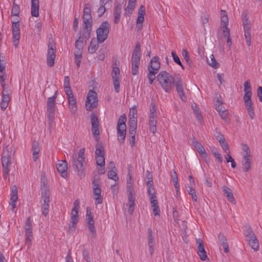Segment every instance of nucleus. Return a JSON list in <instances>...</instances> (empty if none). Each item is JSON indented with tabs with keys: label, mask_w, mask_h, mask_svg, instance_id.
<instances>
[{
	"label": "nucleus",
	"mask_w": 262,
	"mask_h": 262,
	"mask_svg": "<svg viewBox=\"0 0 262 262\" xmlns=\"http://www.w3.org/2000/svg\"><path fill=\"white\" fill-rule=\"evenodd\" d=\"M134 180L133 176H127L126 180V194L127 197V203L126 206L128 207V212L132 215L134 211L135 207L136 193L134 187Z\"/></svg>",
	"instance_id": "nucleus-1"
},
{
	"label": "nucleus",
	"mask_w": 262,
	"mask_h": 262,
	"mask_svg": "<svg viewBox=\"0 0 262 262\" xmlns=\"http://www.w3.org/2000/svg\"><path fill=\"white\" fill-rule=\"evenodd\" d=\"M157 80L163 89L167 93H170L174 87L176 77L166 71H161L157 76Z\"/></svg>",
	"instance_id": "nucleus-2"
},
{
	"label": "nucleus",
	"mask_w": 262,
	"mask_h": 262,
	"mask_svg": "<svg viewBox=\"0 0 262 262\" xmlns=\"http://www.w3.org/2000/svg\"><path fill=\"white\" fill-rule=\"evenodd\" d=\"M84 148L80 149L78 152V157H73V167L75 171H76L77 175L80 178H83L85 176L84 170L86 167V163L84 157Z\"/></svg>",
	"instance_id": "nucleus-3"
},
{
	"label": "nucleus",
	"mask_w": 262,
	"mask_h": 262,
	"mask_svg": "<svg viewBox=\"0 0 262 262\" xmlns=\"http://www.w3.org/2000/svg\"><path fill=\"white\" fill-rule=\"evenodd\" d=\"M12 156V151H11L10 152L7 147H6L3 149L2 154V164L3 166V176L5 180L7 179L9 173L8 166L11 163Z\"/></svg>",
	"instance_id": "nucleus-4"
},
{
	"label": "nucleus",
	"mask_w": 262,
	"mask_h": 262,
	"mask_svg": "<svg viewBox=\"0 0 262 262\" xmlns=\"http://www.w3.org/2000/svg\"><path fill=\"white\" fill-rule=\"evenodd\" d=\"M140 58V46L139 42H137L132 56V73L133 75H136L138 74Z\"/></svg>",
	"instance_id": "nucleus-5"
},
{
	"label": "nucleus",
	"mask_w": 262,
	"mask_h": 262,
	"mask_svg": "<svg viewBox=\"0 0 262 262\" xmlns=\"http://www.w3.org/2000/svg\"><path fill=\"white\" fill-rule=\"evenodd\" d=\"M126 117L125 114L122 115L119 118L117 126L118 140L121 143H123L126 137Z\"/></svg>",
	"instance_id": "nucleus-6"
},
{
	"label": "nucleus",
	"mask_w": 262,
	"mask_h": 262,
	"mask_svg": "<svg viewBox=\"0 0 262 262\" xmlns=\"http://www.w3.org/2000/svg\"><path fill=\"white\" fill-rule=\"evenodd\" d=\"M242 19L243 25L244 27V35L246 39V43L248 46L251 45V23L247 17L246 12H243L242 14Z\"/></svg>",
	"instance_id": "nucleus-7"
},
{
	"label": "nucleus",
	"mask_w": 262,
	"mask_h": 262,
	"mask_svg": "<svg viewBox=\"0 0 262 262\" xmlns=\"http://www.w3.org/2000/svg\"><path fill=\"white\" fill-rule=\"evenodd\" d=\"M48 48L47 63L49 67H52L54 65L56 57V46L54 41L52 38L49 39Z\"/></svg>",
	"instance_id": "nucleus-8"
},
{
	"label": "nucleus",
	"mask_w": 262,
	"mask_h": 262,
	"mask_svg": "<svg viewBox=\"0 0 262 262\" xmlns=\"http://www.w3.org/2000/svg\"><path fill=\"white\" fill-rule=\"evenodd\" d=\"M110 24L107 21H103L97 29V38L98 42L102 43L107 38L109 33Z\"/></svg>",
	"instance_id": "nucleus-9"
},
{
	"label": "nucleus",
	"mask_w": 262,
	"mask_h": 262,
	"mask_svg": "<svg viewBox=\"0 0 262 262\" xmlns=\"http://www.w3.org/2000/svg\"><path fill=\"white\" fill-rule=\"evenodd\" d=\"M92 188L95 205L101 204L103 201V196L101 195V189L99 179L95 178L93 179Z\"/></svg>",
	"instance_id": "nucleus-10"
},
{
	"label": "nucleus",
	"mask_w": 262,
	"mask_h": 262,
	"mask_svg": "<svg viewBox=\"0 0 262 262\" xmlns=\"http://www.w3.org/2000/svg\"><path fill=\"white\" fill-rule=\"evenodd\" d=\"M51 97L48 98L47 100V113L48 118L50 123H52L55 118V99L56 98V93Z\"/></svg>",
	"instance_id": "nucleus-11"
},
{
	"label": "nucleus",
	"mask_w": 262,
	"mask_h": 262,
	"mask_svg": "<svg viewBox=\"0 0 262 262\" xmlns=\"http://www.w3.org/2000/svg\"><path fill=\"white\" fill-rule=\"evenodd\" d=\"M97 105V94L95 91L90 90L87 96L85 102V108L86 110L90 111L91 110L96 107Z\"/></svg>",
	"instance_id": "nucleus-12"
},
{
	"label": "nucleus",
	"mask_w": 262,
	"mask_h": 262,
	"mask_svg": "<svg viewBox=\"0 0 262 262\" xmlns=\"http://www.w3.org/2000/svg\"><path fill=\"white\" fill-rule=\"evenodd\" d=\"M42 201V213L45 216H46L49 212L50 193L47 188H45L41 191Z\"/></svg>",
	"instance_id": "nucleus-13"
},
{
	"label": "nucleus",
	"mask_w": 262,
	"mask_h": 262,
	"mask_svg": "<svg viewBox=\"0 0 262 262\" xmlns=\"http://www.w3.org/2000/svg\"><path fill=\"white\" fill-rule=\"evenodd\" d=\"M176 86V90L181 100L184 102L186 100V97L184 94V84L179 75L176 77V81L174 86Z\"/></svg>",
	"instance_id": "nucleus-14"
},
{
	"label": "nucleus",
	"mask_w": 262,
	"mask_h": 262,
	"mask_svg": "<svg viewBox=\"0 0 262 262\" xmlns=\"http://www.w3.org/2000/svg\"><path fill=\"white\" fill-rule=\"evenodd\" d=\"M12 31L14 46L17 47L20 39V24L18 20L12 21Z\"/></svg>",
	"instance_id": "nucleus-15"
},
{
	"label": "nucleus",
	"mask_w": 262,
	"mask_h": 262,
	"mask_svg": "<svg viewBox=\"0 0 262 262\" xmlns=\"http://www.w3.org/2000/svg\"><path fill=\"white\" fill-rule=\"evenodd\" d=\"M91 122L92 124V134L96 140H97L100 134L99 128V123L98 119L94 113L91 114Z\"/></svg>",
	"instance_id": "nucleus-16"
},
{
	"label": "nucleus",
	"mask_w": 262,
	"mask_h": 262,
	"mask_svg": "<svg viewBox=\"0 0 262 262\" xmlns=\"http://www.w3.org/2000/svg\"><path fill=\"white\" fill-rule=\"evenodd\" d=\"M86 220L90 232L93 234V236L95 237L96 235V229L94 226L93 215L91 211L89 210L88 208L86 209Z\"/></svg>",
	"instance_id": "nucleus-17"
},
{
	"label": "nucleus",
	"mask_w": 262,
	"mask_h": 262,
	"mask_svg": "<svg viewBox=\"0 0 262 262\" xmlns=\"http://www.w3.org/2000/svg\"><path fill=\"white\" fill-rule=\"evenodd\" d=\"M196 243L198 245V254L202 260H205L207 258L206 252L204 249V246L203 241L199 238L196 240Z\"/></svg>",
	"instance_id": "nucleus-18"
},
{
	"label": "nucleus",
	"mask_w": 262,
	"mask_h": 262,
	"mask_svg": "<svg viewBox=\"0 0 262 262\" xmlns=\"http://www.w3.org/2000/svg\"><path fill=\"white\" fill-rule=\"evenodd\" d=\"M160 68V58L158 56H154L150 60L149 66L148 67V70L152 71L159 72Z\"/></svg>",
	"instance_id": "nucleus-19"
},
{
	"label": "nucleus",
	"mask_w": 262,
	"mask_h": 262,
	"mask_svg": "<svg viewBox=\"0 0 262 262\" xmlns=\"http://www.w3.org/2000/svg\"><path fill=\"white\" fill-rule=\"evenodd\" d=\"M56 168L63 178L67 176L68 163L66 160H59L56 164Z\"/></svg>",
	"instance_id": "nucleus-20"
},
{
	"label": "nucleus",
	"mask_w": 262,
	"mask_h": 262,
	"mask_svg": "<svg viewBox=\"0 0 262 262\" xmlns=\"http://www.w3.org/2000/svg\"><path fill=\"white\" fill-rule=\"evenodd\" d=\"M148 246L150 255L154 252V247L155 245V237L151 228L147 229Z\"/></svg>",
	"instance_id": "nucleus-21"
},
{
	"label": "nucleus",
	"mask_w": 262,
	"mask_h": 262,
	"mask_svg": "<svg viewBox=\"0 0 262 262\" xmlns=\"http://www.w3.org/2000/svg\"><path fill=\"white\" fill-rule=\"evenodd\" d=\"M79 220L78 211H72L71 212V221L69 225V229L72 230L73 229H75L76 224L78 223Z\"/></svg>",
	"instance_id": "nucleus-22"
},
{
	"label": "nucleus",
	"mask_w": 262,
	"mask_h": 262,
	"mask_svg": "<svg viewBox=\"0 0 262 262\" xmlns=\"http://www.w3.org/2000/svg\"><path fill=\"white\" fill-rule=\"evenodd\" d=\"M223 191L226 195L227 200L233 204L235 203V200L233 196V194L230 188L227 186H223Z\"/></svg>",
	"instance_id": "nucleus-23"
},
{
	"label": "nucleus",
	"mask_w": 262,
	"mask_h": 262,
	"mask_svg": "<svg viewBox=\"0 0 262 262\" xmlns=\"http://www.w3.org/2000/svg\"><path fill=\"white\" fill-rule=\"evenodd\" d=\"M148 122L149 130L155 134L157 130V116L149 115Z\"/></svg>",
	"instance_id": "nucleus-24"
},
{
	"label": "nucleus",
	"mask_w": 262,
	"mask_h": 262,
	"mask_svg": "<svg viewBox=\"0 0 262 262\" xmlns=\"http://www.w3.org/2000/svg\"><path fill=\"white\" fill-rule=\"evenodd\" d=\"M31 15L32 16L37 17L39 15V1L38 0H31Z\"/></svg>",
	"instance_id": "nucleus-25"
},
{
	"label": "nucleus",
	"mask_w": 262,
	"mask_h": 262,
	"mask_svg": "<svg viewBox=\"0 0 262 262\" xmlns=\"http://www.w3.org/2000/svg\"><path fill=\"white\" fill-rule=\"evenodd\" d=\"M192 145L196 148L199 154L202 155L203 158H206L207 153L201 143L196 141H194L192 142Z\"/></svg>",
	"instance_id": "nucleus-26"
},
{
	"label": "nucleus",
	"mask_w": 262,
	"mask_h": 262,
	"mask_svg": "<svg viewBox=\"0 0 262 262\" xmlns=\"http://www.w3.org/2000/svg\"><path fill=\"white\" fill-rule=\"evenodd\" d=\"M78 39L75 41V51H79L80 53H82V50L84 47L83 41L81 39V33H79L77 35Z\"/></svg>",
	"instance_id": "nucleus-27"
},
{
	"label": "nucleus",
	"mask_w": 262,
	"mask_h": 262,
	"mask_svg": "<svg viewBox=\"0 0 262 262\" xmlns=\"http://www.w3.org/2000/svg\"><path fill=\"white\" fill-rule=\"evenodd\" d=\"M145 14V9L144 6L141 5L139 9L138 13V17L136 23L137 25L143 24L144 20V15Z\"/></svg>",
	"instance_id": "nucleus-28"
},
{
	"label": "nucleus",
	"mask_w": 262,
	"mask_h": 262,
	"mask_svg": "<svg viewBox=\"0 0 262 262\" xmlns=\"http://www.w3.org/2000/svg\"><path fill=\"white\" fill-rule=\"evenodd\" d=\"M69 109L71 113L75 114L77 111V107L76 105V101L74 96H71L68 98Z\"/></svg>",
	"instance_id": "nucleus-29"
},
{
	"label": "nucleus",
	"mask_w": 262,
	"mask_h": 262,
	"mask_svg": "<svg viewBox=\"0 0 262 262\" xmlns=\"http://www.w3.org/2000/svg\"><path fill=\"white\" fill-rule=\"evenodd\" d=\"M136 2L137 0H129L128 6L125 9V15L128 16L132 13L135 7Z\"/></svg>",
	"instance_id": "nucleus-30"
},
{
	"label": "nucleus",
	"mask_w": 262,
	"mask_h": 262,
	"mask_svg": "<svg viewBox=\"0 0 262 262\" xmlns=\"http://www.w3.org/2000/svg\"><path fill=\"white\" fill-rule=\"evenodd\" d=\"M25 234H33L32 223L30 217H28L25 224Z\"/></svg>",
	"instance_id": "nucleus-31"
},
{
	"label": "nucleus",
	"mask_w": 262,
	"mask_h": 262,
	"mask_svg": "<svg viewBox=\"0 0 262 262\" xmlns=\"http://www.w3.org/2000/svg\"><path fill=\"white\" fill-rule=\"evenodd\" d=\"M245 104L251 119H253L255 117V114L252 100L245 102Z\"/></svg>",
	"instance_id": "nucleus-32"
},
{
	"label": "nucleus",
	"mask_w": 262,
	"mask_h": 262,
	"mask_svg": "<svg viewBox=\"0 0 262 262\" xmlns=\"http://www.w3.org/2000/svg\"><path fill=\"white\" fill-rule=\"evenodd\" d=\"M98 43L97 39L96 40L95 38H93L91 40L88 49L90 53L93 54L96 52L98 48Z\"/></svg>",
	"instance_id": "nucleus-33"
},
{
	"label": "nucleus",
	"mask_w": 262,
	"mask_h": 262,
	"mask_svg": "<svg viewBox=\"0 0 262 262\" xmlns=\"http://www.w3.org/2000/svg\"><path fill=\"white\" fill-rule=\"evenodd\" d=\"M252 159H243L242 162V169L244 172H247L251 169Z\"/></svg>",
	"instance_id": "nucleus-34"
},
{
	"label": "nucleus",
	"mask_w": 262,
	"mask_h": 262,
	"mask_svg": "<svg viewBox=\"0 0 262 262\" xmlns=\"http://www.w3.org/2000/svg\"><path fill=\"white\" fill-rule=\"evenodd\" d=\"M32 150L33 155V160L36 161L38 159V154L39 152V148L38 147V143L35 141H33L32 144Z\"/></svg>",
	"instance_id": "nucleus-35"
},
{
	"label": "nucleus",
	"mask_w": 262,
	"mask_h": 262,
	"mask_svg": "<svg viewBox=\"0 0 262 262\" xmlns=\"http://www.w3.org/2000/svg\"><path fill=\"white\" fill-rule=\"evenodd\" d=\"M250 246L254 250L257 251L259 248V243L256 236L255 238H251L248 239Z\"/></svg>",
	"instance_id": "nucleus-36"
},
{
	"label": "nucleus",
	"mask_w": 262,
	"mask_h": 262,
	"mask_svg": "<svg viewBox=\"0 0 262 262\" xmlns=\"http://www.w3.org/2000/svg\"><path fill=\"white\" fill-rule=\"evenodd\" d=\"M147 187V192L150 196H155L156 195L155 191L153 186V181L148 180L146 184Z\"/></svg>",
	"instance_id": "nucleus-37"
},
{
	"label": "nucleus",
	"mask_w": 262,
	"mask_h": 262,
	"mask_svg": "<svg viewBox=\"0 0 262 262\" xmlns=\"http://www.w3.org/2000/svg\"><path fill=\"white\" fill-rule=\"evenodd\" d=\"M137 122L136 117H131L129 120V131H136L137 130Z\"/></svg>",
	"instance_id": "nucleus-38"
},
{
	"label": "nucleus",
	"mask_w": 262,
	"mask_h": 262,
	"mask_svg": "<svg viewBox=\"0 0 262 262\" xmlns=\"http://www.w3.org/2000/svg\"><path fill=\"white\" fill-rule=\"evenodd\" d=\"M228 25V18L226 11H221V26Z\"/></svg>",
	"instance_id": "nucleus-39"
},
{
	"label": "nucleus",
	"mask_w": 262,
	"mask_h": 262,
	"mask_svg": "<svg viewBox=\"0 0 262 262\" xmlns=\"http://www.w3.org/2000/svg\"><path fill=\"white\" fill-rule=\"evenodd\" d=\"M244 234L245 236L247 237V240L249 238H255V236L254 233L252 231L251 228L249 226L246 227Z\"/></svg>",
	"instance_id": "nucleus-40"
},
{
	"label": "nucleus",
	"mask_w": 262,
	"mask_h": 262,
	"mask_svg": "<svg viewBox=\"0 0 262 262\" xmlns=\"http://www.w3.org/2000/svg\"><path fill=\"white\" fill-rule=\"evenodd\" d=\"M17 188L15 185H14L12 188L10 201L11 202H16L17 200Z\"/></svg>",
	"instance_id": "nucleus-41"
},
{
	"label": "nucleus",
	"mask_w": 262,
	"mask_h": 262,
	"mask_svg": "<svg viewBox=\"0 0 262 262\" xmlns=\"http://www.w3.org/2000/svg\"><path fill=\"white\" fill-rule=\"evenodd\" d=\"M82 58V53L79 51L74 52V60L78 68L79 67Z\"/></svg>",
	"instance_id": "nucleus-42"
},
{
	"label": "nucleus",
	"mask_w": 262,
	"mask_h": 262,
	"mask_svg": "<svg viewBox=\"0 0 262 262\" xmlns=\"http://www.w3.org/2000/svg\"><path fill=\"white\" fill-rule=\"evenodd\" d=\"M20 13V7L18 5L14 4L11 9V15L18 16Z\"/></svg>",
	"instance_id": "nucleus-43"
},
{
	"label": "nucleus",
	"mask_w": 262,
	"mask_h": 262,
	"mask_svg": "<svg viewBox=\"0 0 262 262\" xmlns=\"http://www.w3.org/2000/svg\"><path fill=\"white\" fill-rule=\"evenodd\" d=\"M207 61L208 64L212 67L214 68V69H217L219 68V63L217 62H216L213 54L211 55L210 60H209V59H208Z\"/></svg>",
	"instance_id": "nucleus-44"
},
{
	"label": "nucleus",
	"mask_w": 262,
	"mask_h": 262,
	"mask_svg": "<svg viewBox=\"0 0 262 262\" xmlns=\"http://www.w3.org/2000/svg\"><path fill=\"white\" fill-rule=\"evenodd\" d=\"M104 151L103 146L100 144H97L96 145V148L95 151V156H104Z\"/></svg>",
	"instance_id": "nucleus-45"
},
{
	"label": "nucleus",
	"mask_w": 262,
	"mask_h": 262,
	"mask_svg": "<svg viewBox=\"0 0 262 262\" xmlns=\"http://www.w3.org/2000/svg\"><path fill=\"white\" fill-rule=\"evenodd\" d=\"M91 32V30L89 31V29H84L83 32H80L81 33V39L86 42L90 37Z\"/></svg>",
	"instance_id": "nucleus-46"
},
{
	"label": "nucleus",
	"mask_w": 262,
	"mask_h": 262,
	"mask_svg": "<svg viewBox=\"0 0 262 262\" xmlns=\"http://www.w3.org/2000/svg\"><path fill=\"white\" fill-rule=\"evenodd\" d=\"M171 55H172V57L173 58V59L174 61L176 63H177L178 65L181 66V67L182 68V69H184V67L183 65L182 64V62H181V61L180 60V59L178 56V55H177L176 52H173V51H172L171 52Z\"/></svg>",
	"instance_id": "nucleus-47"
},
{
	"label": "nucleus",
	"mask_w": 262,
	"mask_h": 262,
	"mask_svg": "<svg viewBox=\"0 0 262 262\" xmlns=\"http://www.w3.org/2000/svg\"><path fill=\"white\" fill-rule=\"evenodd\" d=\"M95 159L96 161V164H97V165L100 166V167H103V166H104L105 159L104 156H95Z\"/></svg>",
	"instance_id": "nucleus-48"
},
{
	"label": "nucleus",
	"mask_w": 262,
	"mask_h": 262,
	"mask_svg": "<svg viewBox=\"0 0 262 262\" xmlns=\"http://www.w3.org/2000/svg\"><path fill=\"white\" fill-rule=\"evenodd\" d=\"M148 71V74L147 75V78L149 80V83L151 84L156 78V74H157L158 73L150 70Z\"/></svg>",
	"instance_id": "nucleus-49"
},
{
	"label": "nucleus",
	"mask_w": 262,
	"mask_h": 262,
	"mask_svg": "<svg viewBox=\"0 0 262 262\" xmlns=\"http://www.w3.org/2000/svg\"><path fill=\"white\" fill-rule=\"evenodd\" d=\"M187 191L188 193L191 195V198L194 201H197V196L196 195L195 191L193 188L192 186H188V189H187Z\"/></svg>",
	"instance_id": "nucleus-50"
},
{
	"label": "nucleus",
	"mask_w": 262,
	"mask_h": 262,
	"mask_svg": "<svg viewBox=\"0 0 262 262\" xmlns=\"http://www.w3.org/2000/svg\"><path fill=\"white\" fill-rule=\"evenodd\" d=\"M182 54L186 62L189 64H190L191 61L190 59L189 53L187 51L186 49H183L182 51Z\"/></svg>",
	"instance_id": "nucleus-51"
},
{
	"label": "nucleus",
	"mask_w": 262,
	"mask_h": 262,
	"mask_svg": "<svg viewBox=\"0 0 262 262\" xmlns=\"http://www.w3.org/2000/svg\"><path fill=\"white\" fill-rule=\"evenodd\" d=\"M212 153L215 157L216 159H217L219 162L221 163L223 162V158L221 154L217 150V149L215 148H213L212 149Z\"/></svg>",
	"instance_id": "nucleus-52"
},
{
	"label": "nucleus",
	"mask_w": 262,
	"mask_h": 262,
	"mask_svg": "<svg viewBox=\"0 0 262 262\" xmlns=\"http://www.w3.org/2000/svg\"><path fill=\"white\" fill-rule=\"evenodd\" d=\"M84 29L92 30V19H83Z\"/></svg>",
	"instance_id": "nucleus-53"
},
{
	"label": "nucleus",
	"mask_w": 262,
	"mask_h": 262,
	"mask_svg": "<svg viewBox=\"0 0 262 262\" xmlns=\"http://www.w3.org/2000/svg\"><path fill=\"white\" fill-rule=\"evenodd\" d=\"M25 244L28 246V248H29L31 245V242L33 239V234H25Z\"/></svg>",
	"instance_id": "nucleus-54"
},
{
	"label": "nucleus",
	"mask_w": 262,
	"mask_h": 262,
	"mask_svg": "<svg viewBox=\"0 0 262 262\" xmlns=\"http://www.w3.org/2000/svg\"><path fill=\"white\" fill-rule=\"evenodd\" d=\"M120 70L117 67H116V92H119V83L118 79L117 74H119Z\"/></svg>",
	"instance_id": "nucleus-55"
},
{
	"label": "nucleus",
	"mask_w": 262,
	"mask_h": 262,
	"mask_svg": "<svg viewBox=\"0 0 262 262\" xmlns=\"http://www.w3.org/2000/svg\"><path fill=\"white\" fill-rule=\"evenodd\" d=\"M221 29L225 36H229V35H230V29L228 27V25H222L221 26Z\"/></svg>",
	"instance_id": "nucleus-56"
},
{
	"label": "nucleus",
	"mask_w": 262,
	"mask_h": 262,
	"mask_svg": "<svg viewBox=\"0 0 262 262\" xmlns=\"http://www.w3.org/2000/svg\"><path fill=\"white\" fill-rule=\"evenodd\" d=\"M244 92H249V93H252L251 91V86L250 84V80H247L244 84Z\"/></svg>",
	"instance_id": "nucleus-57"
},
{
	"label": "nucleus",
	"mask_w": 262,
	"mask_h": 262,
	"mask_svg": "<svg viewBox=\"0 0 262 262\" xmlns=\"http://www.w3.org/2000/svg\"><path fill=\"white\" fill-rule=\"evenodd\" d=\"M172 182H173L174 186L176 189L177 194H178V193L180 192V185H179V183L178 181V178L173 179Z\"/></svg>",
	"instance_id": "nucleus-58"
},
{
	"label": "nucleus",
	"mask_w": 262,
	"mask_h": 262,
	"mask_svg": "<svg viewBox=\"0 0 262 262\" xmlns=\"http://www.w3.org/2000/svg\"><path fill=\"white\" fill-rule=\"evenodd\" d=\"M149 115L157 116L156 105L153 102L150 104Z\"/></svg>",
	"instance_id": "nucleus-59"
},
{
	"label": "nucleus",
	"mask_w": 262,
	"mask_h": 262,
	"mask_svg": "<svg viewBox=\"0 0 262 262\" xmlns=\"http://www.w3.org/2000/svg\"><path fill=\"white\" fill-rule=\"evenodd\" d=\"M82 255L86 262H91V258L89 256V253L88 250H83L82 252Z\"/></svg>",
	"instance_id": "nucleus-60"
},
{
	"label": "nucleus",
	"mask_w": 262,
	"mask_h": 262,
	"mask_svg": "<svg viewBox=\"0 0 262 262\" xmlns=\"http://www.w3.org/2000/svg\"><path fill=\"white\" fill-rule=\"evenodd\" d=\"M149 199L150 200L151 207L158 206L156 195L153 197L150 196L149 197Z\"/></svg>",
	"instance_id": "nucleus-61"
},
{
	"label": "nucleus",
	"mask_w": 262,
	"mask_h": 262,
	"mask_svg": "<svg viewBox=\"0 0 262 262\" xmlns=\"http://www.w3.org/2000/svg\"><path fill=\"white\" fill-rule=\"evenodd\" d=\"M252 96V93H249V92H245V95L244 96V102H248L249 101H251V97Z\"/></svg>",
	"instance_id": "nucleus-62"
},
{
	"label": "nucleus",
	"mask_w": 262,
	"mask_h": 262,
	"mask_svg": "<svg viewBox=\"0 0 262 262\" xmlns=\"http://www.w3.org/2000/svg\"><path fill=\"white\" fill-rule=\"evenodd\" d=\"M221 117L224 120H226L228 116V111L224 109L219 113Z\"/></svg>",
	"instance_id": "nucleus-63"
},
{
	"label": "nucleus",
	"mask_w": 262,
	"mask_h": 262,
	"mask_svg": "<svg viewBox=\"0 0 262 262\" xmlns=\"http://www.w3.org/2000/svg\"><path fill=\"white\" fill-rule=\"evenodd\" d=\"M105 11V6L100 5V7L98 8L97 12L99 16H101Z\"/></svg>",
	"instance_id": "nucleus-64"
}]
</instances>
